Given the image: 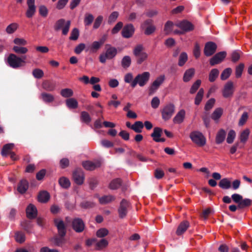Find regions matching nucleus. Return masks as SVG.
<instances>
[{"instance_id": "nucleus-31", "label": "nucleus", "mask_w": 252, "mask_h": 252, "mask_svg": "<svg viewBox=\"0 0 252 252\" xmlns=\"http://www.w3.org/2000/svg\"><path fill=\"white\" fill-rule=\"evenodd\" d=\"M41 98L44 102L49 103L54 101L55 98L54 95L47 93H42L40 96Z\"/></svg>"}, {"instance_id": "nucleus-34", "label": "nucleus", "mask_w": 252, "mask_h": 252, "mask_svg": "<svg viewBox=\"0 0 252 252\" xmlns=\"http://www.w3.org/2000/svg\"><path fill=\"white\" fill-rule=\"evenodd\" d=\"M66 106L69 109H76L78 106L77 101L74 98H69L65 101Z\"/></svg>"}, {"instance_id": "nucleus-59", "label": "nucleus", "mask_w": 252, "mask_h": 252, "mask_svg": "<svg viewBox=\"0 0 252 252\" xmlns=\"http://www.w3.org/2000/svg\"><path fill=\"white\" fill-rule=\"evenodd\" d=\"M236 136V133L233 129L230 130L227 135L226 142L228 144L232 143Z\"/></svg>"}, {"instance_id": "nucleus-55", "label": "nucleus", "mask_w": 252, "mask_h": 252, "mask_svg": "<svg viewBox=\"0 0 252 252\" xmlns=\"http://www.w3.org/2000/svg\"><path fill=\"white\" fill-rule=\"evenodd\" d=\"M241 52L238 50L233 51L231 54V61L233 63L238 62L240 58Z\"/></svg>"}, {"instance_id": "nucleus-17", "label": "nucleus", "mask_w": 252, "mask_h": 252, "mask_svg": "<svg viewBox=\"0 0 252 252\" xmlns=\"http://www.w3.org/2000/svg\"><path fill=\"white\" fill-rule=\"evenodd\" d=\"M128 207V202L126 200L123 199L120 203V205L118 210L120 218L124 219L126 217L127 214V209Z\"/></svg>"}, {"instance_id": "nucleus-35", "label": "nucleus", "mask_w": 252, "mask_h": 252, "mask_svg": "<svg viewBox=\"0 0 252 252\" xmlns=\"http://www.w3.org/2000/svg\"><path fill=\"white\" fill-rule=\"evenodd\" d=\"M252 204V200L249 198H242L241 202L238 205V209H243L246 207L250 206Z\"/></svg>"}, {"instance_id": "nucleus-14", "label": "nucleus", "mask_w": 252, "mask_h": 252, "mask_svg": "<svg viewBox=\"0 0 252 252\" xmlns=\"http://www.w3.org/2000/svg\"><path fill=\"white\" fill-rule=\"evenodd\" d=\"M217 48V45L215 42H207L205 45L204 54L207 57L211 56L216 52Z\"/></svg>"}, {"instance_id": "nucleus-64", "label": "nucleus", "mask_w": 252, "mask_h": 252, "mask_svg": "<svg viewBox=\"0 0 252 252\" xmlns=\"http://www.w3.org/2000/svg\"><path fill=\"white\" fill-rule=\"evenodd\" d=\"M103 20V17L101 15L98 16L94 20V22L93 25V28L94 29H98L101 25Z\"/></svg>"}, {"instance_id": "nucleus-58", "label": "nucleus", "mask_w": 252, "mask_h": 252, "mask_svg": "<svg viewBox=\"0 0 252 252\" xmlns=\"http://www.w3.org/2000/svg\"><path fill=\"white\" fill-rule=\"evenodd\" d=\"M119 12L117 11L113 12L109 16L108 19V23L111 24L116 21L118 16Z\"/></svg>"}, {"instance_id": "nucleus-42", "label": "nucleus", "mask_w": 252, "mask_h": 252, "mask_svg": "<svg viewBox=\"0 0 252 252\" xmlns=\"http://www.w3.org/2000/svg\"><path fill=\"white\" fill-rule=\"evenodd\" d=\"M122 184V181L120 178H117L112 180L110 184L109 188L111 189H118Z\"/></svg>"}, {"instance_id": "nucleus-22", "label": "nucleus", "mask_w": 252, "mask_h": 252, "mask_svg": "<svg viewBox=\"0 0 252 252\" xmlns=\"http://www.w3.org/2000/svg\"><path fill=\"white\" fill-rule=\"evenodd\" d=\"M27 217L29 219H33L37 217V210L36 207L32 204H29L26 208Z\"/></svg>"}, {"instance_id": "nucleus-47", "label": "nucleus", "mask_w": 252, "mask_h": 252, "mask_svg": "<svg viewBox=\"0 0 252 252\" xmlns=\"http://www.w3.org/2000/svg\"><path fill=\"white\" fill-rule=\"evenodd\" d=\"M188 59L187 54L185 52H182L180 56L179 59L178 65L180 66H183L186 62L187 61Z\"/></svg>"}, {"instance_id": "nucleus-16", "label": "nucleus", "mask_w": 252, "mask_h": 252, "mask_svg": "<svg viewBox=\"0 0 252 252\" xmlns=\"http://www.w3.org/2000/svg\"><path fill=\"white\" fill-rule=\"evenodd\" d=\"M226 52L225 51L220 52L215 54L210 60V64L211 66L220 63L226 57Z\"/></svg>"}, {"instance_id": "nucleus-10", "label": "nucleus", "mask_w": 252, "mask_h": 252, "mask_svg": "<svg viewBox=\"0 0 252 252\" xmlns=\"http://www.w3.org/2000/svg\"><path fill=\"white\" fill-rule=\"evenodd\" d=\"M234 92V86L233 82L228 81L224 86L222 91V94L223 97L225 98H231Z\"/></svg>"}, {"instance_id": "nucleus-28", "label": "nucleus", "mask_w": 252, "mask_h": 252, "mask_svg": "<svg viewBox=\"0 0 252 252\" xmlns=\"http://www.w3.org/2000/svg\"><path fill=\"white\" fill-rule=\"evenodd\" d=\"M195 73V70L193 68H190L187 69L184 73L183 76V81L185 82L189 81L193 77Z\"/></svg>"}, {"instance_id": "nucleus-51", "label": "nucleus", "mask_w": 252, "mask_h": 252, "mask_svg": "<svg viewBox=\"0 0 252 252\" xmlns=\"http://www.w3.org/2000/svg\"><path fill=\"white\" fill-rule=\"evenodd\" d=\"M61 94L64 97L68 98L73 95V92L71 89L66 88L61 90Z\"/></svg>"}, {"instance_id": "nucleus-32", "label": "nucleus", "mask_w": 252, "mask_h": 252, "mask_svg": "<svg viewBox=\"0 0 252 252\" xmlns=\"http://www.w3.org/2000/svg\"><path fill=\"white\" fill-rule=\"evenodd\" d=\"M231 183L228 178H223L219 183V187L222 189H227L230 188Z\"/></svg>"}, {"instance_id": "nucleus-41", "label": "nucleus", "mask_w": 252, "mask_h": 252, "mask_svg": "<svg viewBox=\"0 0 252 252\" xmlns=\"http://www.w3.org/2000/svg\"><path fill=\"white\" fill-rule=\"evenodd\" d=\"M219 74V71L217 68L212 69L209 75V80L211 82H214L218 78Z\"/></svg>"}, {"instance_id": "nucleus-44", "label": "nucleus", "mask_w": 252, "mask_h": 252, "mask_svg": "<svg viewBox=\"0 0 252 252\" xmlns=\"http://www.w3.org/2000/svg\"><path fill=\"white\" fill-rule=\"evenodd\" d=\"M222 114V109L220 108H218L213 112L211 118L215 121L218 120Z\"/></svg>"}, {"instance_id": "nucleus-45", "label": "nucleus", "mask_w": 252, "mask_h": 252, "mask_svg": "<svg viewBox=\"0 0 252 252\" xmlns=\"http://www.w3.org/2000/svg\"><path fill=\"white\" fill-rule=\"evenodd\" d=\"M131 63V60L130 57L128 56H126L122 59L121 64L123 67L126 68L130 66Z\"/></svg>"}, {"instance_id": "nucleus-3", "label": "nucleus", "mask_w": 252, "mask_h": 252, "mask_svg": "<svg viewBox=\"0 0 252 252\" xmlns=\"http://www.w3.org/2000/svg\"><path fill=\"white\" fill-rule=\"evenodd\" d=\"M106 49L105 53H102L99 56V61L102 63L106 62V60H111L113 59L117 54V50L110 45H106Z\"/></svg>"}, {"instance_id": "nucleus-20", "label": "nucleus", "mask_w": 252, "mask_h": 252, "mask_svg": "<svg viewBox=\"0 0 252 252\" xmlns=\"http://www.w3.org/2000/svg\"><path fill=\"white\" fill-rule=\"evenodd\" d=\"M162 132V128L159 127H155L153 129V133L151 134V136L153 137V140L156 142H164L165 141V139L160 138Z\"/></svg>"}, {"instance_id": "nucleus-52", "label": "nucleus", "mask_w": 252, "mask_h": 252, "mask_svg": "<svg viewBox=\"0 0 252 252\" xmlns=\"http://www.w3.org/2000/svg\"><path fill=\"white\" fill-rule=\"evenodd\" d=\"M232 72V69L231 68H227L223 70L220 75V79L222 80H226L230 76Z\"/></svg>"}, {"instance_id": "nucleus-62", "label": "nucleus", "mask_w": 252, "mask_h": 252, "mask_svg": "<svg viewBox=\"0 0 252 252\" xmlns=\"http://www.w3.org/2000/svg\"><path fill=\"white\" fill-rule=\"evenodd\" d=\"M79 36V31L77 28H74L70 33L69 39L71 40H76Z\"/></svg>"}, {"instance_id": "nucleus-37", "label": "nucleus", "mask_w": 252, "mask_h": 252, "mask_svg": "<svg viewBox=\"0 0 252 252\" xmlns=\"http://www.w3.org/2000/svg\"><path fill=\"white\" fill-rule=\"evenodd\" d=\"M80 120L86 124H89L92 121L90 114L86 111H82L80 114Z\"/></svg>"}, {"instance_id": "nucleus-12", "label": "nucleus", "mask_w": 252, "mask_h": 252, "mask_svg": "<svg viewBox=\"0 0 252 252\" xmlns=\"http://www.w3.org/2000/svg\"><path fill=\"white\" fill-rule=\"evenodd\" d=\"M72 177L74 182L78 185H81L84 183L85 174L81 168L76 169L72 173Z\"/></svg>"}, {"instance_id": "nucleus-5", "label": "nucleus", "mask_w": 252, "mask_h": 252, "mask_svg": "<svg viewBox=\"0 0 252 252\" xmlns=\"http://www.w3.org/2000/svg\"><path fill=\"white\" fill-rule=\"evenodd\" d=\"M71 22L69 20L66 22L64 19H60L56 21L54 25V30L58 31L62 29V33L66 35L69 30Z\"/></svg>"}, {"instance_id": "nucleus-60", "label": "nucleus", "mask_w": 252, "mask_h": 252, "mask_svg": "<svg viewBox=\"0 0 252 252\" xmlns=\"http://www.w3.org/2000/svg\"><path fill=\"white\" fill-rule=\"evenodd\" d=\"M109 233L108 230L105 228H102L98 229L96 233L97 237L103 238L107 236Z\"/></svg>"}, {"instance_id": "nucleus-38", "label": "nucleus", "mask_w": 252, "mask_h": 252, "mask_svg": "<svg viewBox=\"0 0 252 252\" xmlns=\"http://www.w3.org/2000/svg\"><path fill=\"white\" fill-rule=\"evenodd\" d=\"M59 184L63 188L66 189L70 186L69 180L65 177H62L59 179Z\"/></svg>"}, {"instance_id": "nucleus-11", "label": "nucleus", "mask_w": 252, "mask_h": 252, "mask_svg": "<svg viewBox=\"0 0 252 252\" xmlns=\"http://www.w3.org/2000/svg\"><path fill=\"white\" fill-rule=\"evenodd\" d=\"M72 229L77 233L82 232L85 228V224L82 219L79 218L73 219L71 221Z\"/></svg>"}, {"instance_id": "nucleus-48", "label": "nucleus", "mask_w": 252, "mask_h": 252, "mask_svg": "<svg viewBox=\"0 0 252 252\" xmlns=\"http://www.w3.org/2000/svg\"><path fill=\"white\" fill-rule=\"evenodd\" d=\"M18 27V25L17 23H11L6 27V32L8 34H12L17 30Z\"/></svg>"}, {"instance_id": "nucleus-33", "label": "nucleus", "mask_w": 252, "mask_h": 252, "mask_svg": "<svg viewBox=\"0 0 252 252\" xmlns=\"http://www.w3.org/2000/svg\"><path fill=\"white\" fill-rule=\"evenodd\" d=\"M94 20V16L93 14L86 13L84 16V23L86 27H88L91 25Z\"/></svg>"}, {"instance_id": "nucleus-13", "label": "nucleus", "mask_w": 252, "mask_h": 252, "mask_svg": "<svg viewBox=\"0 0 252 252\" xmlns=\"http://www.w3.org/2000/svg\"><path fill=\"white\" fill-rule=\"evenodd\" d=\"M135 28L132 24H126L122 29V36L125 38H129L133 36Z\"/></svg>"}, {"instance_id": "nucleus-57", "label": "nucleus", "mask_w": 252, "mask_h": 252, "mask_svg": "<svg viewBox=\"0 0 252 252\" xmlns=\"http://www.w3.org/2000/svg\"><path fill=\"white\" fill-rule=\"evenodd\" d=\"M32 75L35 78L40 79L44 76L43 71L39 68H35L32 70Z\"/></svg>"}, {"instance_id": "nucleus-6", "label": "nucleus", "mask_w": 252, "mask_h": 252, "mask_svg": "<svg viewBox=\"0 0 252 252\" xmlns=\"http://www.w3.org/2000/svg\"><path fill=\"white\" fill-rule=\"evenodd\" d=\"M140 28L144 31V33L146 35L152 34L156 30V27L153 23V20L150 19L145 20L141 24Z\"/></svg>"}, {"instance_id": "nucleus-30", "label": "nucleus", "mask_w": 252, "mask_h": 252, "mask_svg": "<svg viewBox=\"0 0 252 252\" xmlns=\"http://www.w3.org/2000/svg\"><path fill=\"white\" fill-rule=\"evenodd\" d=\"M103 43L104 40H100L99 41H94L91 46L86 49V51L90 50L92 52H95L100 48Z\"/></svg>"}, {"instance_id": "nucleus-25", "label": "nucleus", "mask_w": 252, "mask_h": 252, "mask_svg": "<svg viewBox=\"0 0 252 252\" xmlns=\"http://www.w3.org/2000/svg\"><path fill=\"white\" fill-rule=\"evenodd\" d=\"M50 198V194L47 191H40L38 195V200L41 203L47 202Z\"/></svg>"}, {"instance_id": "nucleus-23", "label": "nucleus", "mask_w": 252, "mask_h": 252, "mask_svg": "<svg viewBox=\"0 0 252 252\" xmlns=\"http://www.w3.org/2000/svg\"><path fill=\"white\" fill-rule=\"evenodd\" d=\"M29 187L28 181L25 179H23L20 181L17 185V191L22 194H24L28 190Z\"/></svg>"}, {"instance_id": "nucleus-40", "label": "nucleus", "mask_w": 252, "mask_h": 252, "mask_svg": "<svg viewBox=\"0 0 252 252\" xmlns=\"http://www.w3.org/2000/svg\"><path fill=\"white\" fill-rule=\"evenodd\" d=\"M250 134V130L246 129L242 131L240 134L239 139L241 142L245 143L248 139Z\"/></svg>"}, {"instance_id": "nucleus-61", "label": "nucleus", "mask_w": 252, "mask_h": 252, "mask_svg": "<svg viewBox=\"0 0 252 252\" xmlns=\"http://www.w3.org/2000/svg\"><path fill=\"white\" fill-rule=\"evenodd\" d=\"M15 240L20 243H23L25 240V234L21 232H17L15 233Z\"/></svg>"}, {"instance_id": "nucleus-43", "label": "nucleus", "mask_w": 252, "mask_h": 252, "mask_svg": "<svg viewBox=\"0 0 252 252\" xmlns=\"http://www.w3.org/2000/svg\"><path fill=\"white\" fill-rule=\"evenodd\" d=\"M13 50L17 54H25L28 51L27 48L19 46H14L13 47Z\"/></svg>"}, {"instance_id": "nucleus-24", "label": "nucleus", "mask_w": 252, "mask_h": 252, "mask_svg": "<svg viewBox=\"0 0 252 252\" xmlns=\"http://www.w3.org/2000/svg\"><path fill=\"white\" fill-rule=\"evenodd\" d=\"M189 223L187 220H184L182 221L179 225L176 233L177 235L179 236L184 233L189 228Z\"/></svg>"}, {"instance_id": "nucleus-2", "label": "nucleus", "mask_w": 252, "mask_h": 252, "mask_svg": "<svg viewBox=\"0 0 252 252\" xmlns=\"http://www.w3.org/2000/svg\"><path fill=\"white\" fill-rule=\"evenodd\" d=\"M150 77V73L149 72H144L141 74H138L131 82V87L134 88L137 84L140 87H143L148 83Z\"/></svg>"}, {"instance_id": "nucleus-18", "label": "nucleus", "mask_w": 252, "mask_h": 252, "mask_svg": "<svg viewBox=\"0 0 252 252\" xmlns=\"http://www.w3.org/2000/svg\"><path fill=\"white\" fill-rule=\"evenodd\" d=\"M13 147L14 144L12 143H9L4 145L1 152V155L3 157H6L8 154H10L11 158L14 160H16V154L10 151Z\"/></svg>"}, {"instance_id": "nucleus-49", "label": "nucleus", "mask_w": 252, "mask_h": 252, "mask_svg": "<svg viewBox=\"0 0 252 252\" xmlns=\"http://www.w3.org/2000/svg\"><path fill=\"white\" fill-rule=\"evenodd\" d=\"M108 245V241L105 239H101L96 244V250H100L106 247Z\"/></svg>"}, {"instance_id": "nucleus-4", "label": "nucleus", "mask_w": 252, "mask_h": 252, "mask_svg": "<svg viewBox=\"0 0 252 252\" xmlns=\"http://www.w3.org/2000/svg\"><path fill=\"white\" fill-rule=\"evenodd\" d=\"M189 137L194 143L199 147H203L206 144V140L205 136L198 131L191 132Z\"/></svg>"}, {"instance_id": "nucleus-9", "label": "nucleus", "mask_w": 252, "mask_h": 252, "mask_svg": "<svg viewBox=\"0 0 252 252\" xmlns=\"http://www.w3.org/2000/svg\"><path fill=\"white\" fill-rule=\"evenodd\" d=\"M175 112V106L172 103L165 105L162 109L161 113L162 118L165 121L169 120Z\"/></svg>"}, {"instance_id": "nucleus-63", "label": "nucleus", "mask_w": 252, "mask_h": 252, "mask_svg": "<svg viewBox=\"0 0 252 252\" xmlns=\"http://www.w3.org/2000/svg\"><path fill=\"white\" fill-rule=\"evenodd\" d=\"M95 204L89 201H83L80 203V207L84 209H89L94 207Z\"/></svg>"}, {"instance_id": "nucleus-36", "label": "nucleus", "mask_w": 252, "mask_h": 252, "mask_svg": "<svg viewBox=\"0 0 252 252\" xmlns=\"http://www.w3.org/2000/svg\"><path fill=\"white\" fill-rule=\"evenodd\" d=\"M115 197L112 195H104L99 198V202L100 204L104 205L113 201Z\"/></svg>"}, {"instance_id": "nucleus-7", "label": "nucleus", "mask_w": 252, "mask_h": 252, "mask_svg": "<svg viewBox=\"0 0 252 252\" xmlns=\"http://www.w3.org/2000/svg\"><path fill=\"white\" fill-rule=\"evenodd\" d=\"M23 60L14 54H10L7 58V63L9 65L13 68H18L23 65Z\"/></svg>"}, {"instance_id": "nucleus-29", "label": "nucleus", "mask_w": 252, "mask_h": 252, "mask_svg": "<svg viewBox=\"0 0 252 252\" xmlns=\"http://www.w3.org/2000/svg\"><path fill=\"white\" fill-rule=\"evenodd\" d=\"M185 111L183 109L180 110L175 117L173 118V121L175 124H181L182 123L185 118Z\"/></svg>"}, {"instance_id": "nucleus-54", "label": "nucleus", "mask_w": 252, "mask_h": 252, "mask_svg": "<svg viewBox=\"0 0 252 252\" xmlns=\"http://www.w3.org/2000/svg\"><path fill=\"white\" fill-rule=\"evenodd\" d=\"M21 225L24 229L28 232H30L32 227V225L31 223V221L28 220H24L21 223Z\"/></svg>"}, {"instance_id": "nucleus-1", "label": "nucleus", "mask_w": 252, "mask_h": 252, "mask_svg": "<svg viewBox=\"0 0 252 252\" xmlns=\"http://www.w3.org/2000/svg\"><path fill=\"white\" fill-rule=\"evenodd\" d=\"M54 223L58 229V235L54 237L53 242L56 246L61 247L65 242L64 236L66 234V227L62 220L55 219Z\"/></svg>"}, {"instance_id": "nucleus-50", "label": "nucleus", "mask_w": 252, "mask_h": 252, "mask_svg": "<svg viewBox=\"0 0 252 252\" xmlns=\"http://www.w3.org/2000/svg\"><path fill=\"white\" fill-rule=\"evenodd\" d=\"M173 23L171 21H168L164 25V31L166 34H169L173 30Z\"/></svg>"}, {"instance_id": "nucleus-19", "label": "nucleus", "mask_w": 252, "mask_h": 252, "mask_svg": "<svg viewBox=\"0 0 252 252\" xmlns=\"http://www.w3.org/2000/svg\"><path fill=\"white\" fill-rule=\"evenodd\" d=\"M28 9L26 12V16L28 18H32L35 14L36 6L35 0H27Z\"/></svg>"}, {"instance_id": "nucleus-26", "label": "nucleus", "mask_w": 252, "mask_h": 252, "mask_svg": "<svg viewBox=\"0 0 252 252\" xmlns=\"http://www.w3.org/2000/svg\"><path fill=\"white\" fill-rule=\"evenodd\" d=\"M56 86V83L54 81H45L42 83V88L47 91H53Z\"/></svg>"}, {"instance_id": "nucleus-56", "label": "nucleus", "mask_w": 252, "mask_h": 252, "mask_svg": "<svg viewBox=\"0 0 252 252\" xmlns=\"http://www.w3.org/2000/svg\"><path fill=\"white\" fill-rule=\"evenodd\" d=\"M201 83V81L199 79L197 80L192 85L190 88L189 93L191 94H194L196 91L198 89L199 86H200Z\"/></svg>"}, {"instance_id": "nucleus-53", "label": "nucleus", "mask_w": 252, "mask_h": 252, "mask_svg": "<svg viewBox=\"0 0 252 252\" xmlns=\"http://www.w3.org/2000/svg\"><path fill=\"white\" fill-rule=\"evenodd\" d=\"M244 64L241 63L236 67L235 76L237 78L241 77L244 68Z\"/></svg>"}, {"instance_id": "nucleus-46", "label": "nucleus", "mask_w": 252, "mask_h": 252, "mask_svg": "<svg viewBox=\"0 0 252 252\" xmlns=\"http://www.w3.org/2000/svg\"><path fill=\"white\" fill-rule=\"evenodd\" d=\"M204 94V90L202 88H201L199 91L198 92L195 98L194 103L196 105H198L202 101L203 96Z\"/></svg>"}, {"instance_id": "nucleus-21", "label": "nucleus", "mask_w": 252, "mask_h": 252, "mask_svg": "<svg viewBox=\"0 0 252 252\" xmlns=\"http://www.w3.org/2000/svg\"><path fill=\"white\" fill-rule=\"evenodd\" d=\"M176 26L180 28L184 32L191 31L194 29V26L189 21L183 20L176 24Z\"/></svg>"}, {"instance_id": "nucleus-27", "label": "nucleus", "mask_w": 252, "mask_h": 252, "mask_svg": "<svg viewBox=\"0 0 252 252\" xmlns=\"http://www.w3.org/2000/svg\"><path fill=\"white\" fill-rule=\"evenodd\" d=\"M226 136V132L223 129H220L217 132L216 137V143L217 144H220L222 143Z\"/></svg>"}, {"instance_id": "nucleus-8", "label": "nucleus", "mask_w": 252, "mask_h": 252, "mask_svg": "<svg viewBox=\"0 0 252 252\" xmlns=\"http://www.w3.org/2000/svg\"><path fill=\"white\" fill-rule=\"evenodd\" d=\"M165 77L164 75H161L158 77L156 80L151 84L148 90L149 95L154 94L160 86L164 82Z\"/></svg>"}, {"instance_id": "nucleus-15", "label": "nucleus", "mask_w": 252, "mask_h": 252, "mask_svg": "<svg viewBox=\"0 0 252 252\" xmlns=\"http://www.w3.org/2000/svg\"><path fill=\"white\" fill-rule=\"evenodd\" d=\"M101 163L100 160H96L94 162L87 160L82 162V166L87 170L92 171L100 167Z\"/></svg>"}, {"instance_id": "nucleus-39", "label": "nucleus", "mask_w": 252, "mask_h": 252, "mask_svg": "<svg viewBox=\"0 0 252 252\" xmlns=\"http://www.w3.org/2000/svg\"><path fill=\"white\" fill-rule=\"evenodd\" d=\"M132 129L136 133H141L144 127V124L141 121H136L132 125Z\"/></svg>"}]
</instances>
